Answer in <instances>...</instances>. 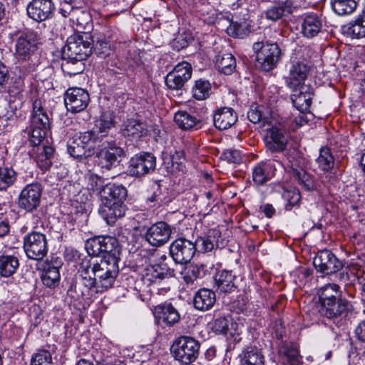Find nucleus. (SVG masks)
Instances as JSON below:
<instances>
[{"mask_svg":"<svg viewBox=\"0 0 365 365\" xmlns=\"http://www.w3.org/2000/svg\"><path fill=\"white\" fill-rule=\"evenodd\" d=\"M118 262L119 257H115L108 259H83L78 269L80 283L84 288L82 294L93 297L113 287L119 273Z\"/></svg>","mask_w":365,"mask_h":365,"instance_id":"obj_1","label":"nucleus"},{"mask_svg":"<svg viewBox=\"0 0 365 365\" xmlns=\"http://www.w3.org/2000/svg\"><path fill=\"white\" fill-rule=\"evenodd\" d=\"M100 195V212L108 225H113L125 215L126 205L124 201L127 196V190L123 185L108 183L103 187Z\"/></svg>","mask_w":365,"mask_h":365,"instance_id":"obj_2","label":"nucleus"},{"mask_svg":"<svg viewBox=\"0 0 365 365\" xmlns=\"http://www.w3.org/2000/svg\"><path fill=\"white\" fill-rule=\"evenodd\" d=\"M29 130V140L33 148H36L41 146V143L46 135L50 128V123L49 118L44 111L41 101L39 99H36L33 102Z\"/></svg>","mask_w":365,"mask_h":365,"instance_id":"obj_3","label":"nucleus"},{"mask_svg":"<svg viewBox=\"0 0 365 365\" xmlns=\"http://www.w3.org/2000/svg\"><path fill=\"white\" fill-rule=\"evenodd\" d=\"M101 138L93 131L76 134L67 143V150L73 158H86L95 154L96 145Z\"/></svg>","mask_w":365,"mask_h":365,"instance_id":"obj_4","label":"nucleus"},{"mask_svg":"<svg viewBox=\"0 0 365 365\" xmlns=\"http://www.w3.org/2000/svg\"><path fill=\"white\" fill-rule=\"evenodd\" d=\"M92 49L91 38L88 34H74L67 38L61 56L63 60L81 62L91 54Z\"/></svg>","mask_w":365,"mask_h":365,"instance_id":"obj_5","label":"nucleus"},{"mask_svg":"<svg viewBox=\"0 0 365 365\" xmlns=\"http://www.w3.org/2000/svg\"><path fill=\"white\" fill-rule=\"evenodd\" d=\"M101 140V145L95 153L96 162L103 171H108L119 165L125 152L115 141Z\"/></svg>","mask_w":365,"mask_h":365,"instance_id":"obj_6","label":"nucleus"},{"mask_svg":"<svg viewBox=\"0 0 365 365\" xmlns=\"http://www.w3.org/2000/svg\"><path fill=\"white\" fill-rule=\"evenodd\" d=\"M252 49L256 54V60L264 71L274 69L282 59V51L277 43L257 41Z\"/></svg>","mask_w":365,"mask_h":365,"instance_id":"obj_7","label":"nucleus"},{"mask_svg":"<svg viewBox=\"0 0 365 365\" xmlns=\"http://www.w3.org/2000/svg\"><path fill=\"white\" fill-rule=\"evenodd\" d=\"M86 250L90 256L98 257V259H108L109 257H118L120 250L118 242L115 237L110 236H100L89 239L86 241Z\"/></svg>","mask_w":365,"mask_h":365,"instance_id":"obj_8","label":"nucleus"},{"mask_svg":"<svg viewBox=\"0 0 365 365\" xmlns=\"http://www.w3.org/2000/svg\"><path fill=\"white\" fill-rule=\"evenodd\" d=\"M61 266L62 262L59 257H52L51 260L34 261L26 265L33 270L39 271L42 283L49 288L58 284L61 279L59 269Z\"/></svg>","mask_w":365,"mask_h":365,"instance_id":"obj_9","label":"nucleus"},{"mask_svg":"<svg viewBox=\"0 0 365 365\" xmlns=\"http://www.w3.org/2000/svg\"><path fill=\"white\" fill-rule=\"evenodd\" d=\"M200 343L190 336H180L173 346V352L176 359L184 364L194 361L199 354Z\"/></svg>","mask_w":365,"mask_h":365,"instance_id":"obj_10","label":"nucleus"},{"mask_svg":"<svg viewBox=\"0 0 365 365\" xmlns=\"http://www.w3.org/2000/svg\"><path fill=\"white\" fill-rule=\"evenodd\" d=\"M24 252L29 258L26 266L34 261H43V258L47 253L45 235L39 232L29 235L24 239Z\"/></svg>","mask_w":365,"mask_h":365,"instance_id":"obj_11","label":"nucleus"},{"mask_svg":"<svg viewBox=\"0 0 365 365\" xmlns=\"http://www.w3.org/2000/svg\"><path fill=\"white\" fill-rule=\"evenodd\" d=\"M313 264L318 272L326 275L336 273L343 267L342 262L329 250H322L317 252Z\"/></svg>","mask_w":365,"mask_h":365,"instance_id":"obj_12","label":"nucleus"},{"mask_svg":"<svg viewBox=\"0 0 365 365\" xmlns=\"http://www.w3.org/2000/svg\"><path fill=\"white\" fill-rule=\"evenodd\" d=\"M170 255L177 264H186L195 256L196 247L194 243L184 237L175 240L170 245Z\"/></svg>","mask_w":365,"mask_h":365,"instance_id":"obj_13","label":"nucleus"},{"mask_svg":"<svg viewBox=\"0 0 365 365\" xmlns=\"http://www.w3.org/2000/svg\"><path fill=\"white\" fill-rule=\"evenodd\" d=\"M155 165L156 158L153 154L141 153L130 158L128 171L132 176L141 177L153 171Z\"/></svg>","mask_w":365,"mask_h":365,"instance_id":"obj_14","label":"nucleus"},{"mask_svg":"<svg viewBox=\"0 0 365 365\" xmlns=\"http://www.w3.org/2000/svg\"><path fill=\"white\" fill-rule=\"evenodd\" d=\"M192 73V69L190 63L186 61L179 63L165 76V84L170 89H181L186 82L191 78Z\"/></svg>","mask_w":365,"mask_h":365,"instance_id":"obj_15","label":"nucleus"},{"mask_svg":"<svg viewBox=\"0 0 365 365\" xmlns=\"http://www.w3.org/2000/svg\"><path fill=\"white\" fill-rule=\"evenodd\" d=\"M310 71V66L302 61H293L289 68V73L285 77L286 86L297 90L298 87L306 86L304 82Z\"/></svg>","mask_w":365,"mask_h":365,"instance_id":"obj_16","label":"nucleus"},{"mask_svg":"<svg viewBox=\"0 0 365 365\" xmlns=\"http://www.w3.org/2000/svg\"><path fill=\"white\" fill-rule=\"evenodd\" d=\"M171 235L170 226L165 222L160 221L147 229L145 239L153 247H161L169 241Z\"/></svg>","mask_w":365,"mask_h":365,"instance_id":"obj_17","label":"nucleus"},{"mask_svg":"<svg viewBox=\"0 0 365 365\" xmlns=\"http://www.w3.org/2000/svg\"><path fill=\"white\" fill-rule=\"evenodd\" d=\"M88 93L81 88H68L65 94L64 102L68 111L78 113L86 109L89 103Z\"/></svg>","mask_w":365,"mask_h":365,"instance_id":"obj_18","label":"nucleus"},{"mask_svg":"<svg viewBox=\"0 0 365 365\" xmlns=\"http://www.w3.org/2000/svg\"><path fill=\"white\" fill-rule=\"evenodd\" d=\"M52 0H32L26 6L27 15L37 22L51 19L55 11Z\"/></svg>","mask_w":365,"mask_h":365,"instance_id":"obj_19","label":"nucleus"},{"mask_svg":"<svg viewBox=\"0 0 365 365\" xmlns=\"http://www.w3.org/2000/svg\"><path fill=\"white\" fill-rule=\"evenodd\" d=\"M264 143L267 150L272 153H280L286 150L288 138L282 128L272 126L266 130Z\"/></svg>","mask_w":365,"mask_h":365,"instance_id":"obj_20","label":"nucleus"},{"mask_svg":"<svg viewBox=\"0 0 365 365\" xmlns=\"http://www.w3.org/2000/svg\"><path fill=\"white\" fill-rule=\"evenodd\" d=\"M194 243L196 252L205 253L212 251L215 248L224 246L221 239V233L217 230H210L206 233L198 236Z\"/></svg>","mask_w":365,"mask_h":365,"instance_id":"obj_21","label":"nucleus"},{"mask_svg":"<svg viewBox=\"0 0 365 365\" xmlns=\"http://www.w3.org/2000/svg\"><path fill=\"white\" fill-rule=\"evenodd\" d=\"M155 317L168 327H173L180 320L178 310L170 303L165 302L157 305L153 312Z\"/></svg>","mask_w":365,"mask_h":365,"instance_id":"obj_22","label":"nucleus"},{"mask_svg":"<svg viewBox=\"0 0 365 365\" xmlns=\"http://www.w3.org/2000/svg\"><path fill=\"white\" fill-rule=\"evenodd\" d=\"M350 302L344 298H339L334 302L322 306L321 312L327 318L338 319L344 317L350 307Z\"/></svg>","mask_w":365,"mask_h":365,"instance_id":"obj_23","label":"nucleus"},{"mask_svg":"<svg viewBox=\"0 0 365 365\" xmlns=\"http://www.w3.org/2000/svg\"><path fill=\"white\" fill-rule=\"evenodd\" d=\"M237 114L230 107L217 108L213 113V122L218 130H227L234 125L237 120Z\"/></svg>","mask_w":365,"mask_h":365,"instance_id":"obj_24","label":"nucleus"},{"mask_svg":"<svg viewBox=\"0 0 365 365\" xmlns=\"http://www.w3.org/2000/svg\"><path fill=\"white\" fill-rule=\"evenodd\" d=\"M240 365H265V358L262 350L256 344L245 347L240 354Z\"/></svg>","mask_w":365,"mask_h":365,"instance_id":"obj_25","label":"nucleus"},{"mask_svg":"<svg viewBox=\"0 0 365 365\" xmlns=\"http://www.w3.org/2000/svg\"><path fill=\"white\" fill-rule=\"evenodd\" d=\"M29 155L42 170H47L51 165L54 150L51 146H37L29 150Z\"/></svg>","mask_w":365,"mask_h":365,"instance_id":"obj_26","label":"nucleus"},{"mask_svg":"<svg viewBox=\"0 0 365 365\" xmlns=\"http://www.w3.org/2000/svg\"><path fill=\"white\" fill-rule=\"evenodd\" d=\"M299 91L292 95L291 99L294 106L301 113L307 112L312 104L314 93L309 86L298 87Z\"/></svg>","mask_w":365,"mask_h":365,"instance_id":"obj_27","label":"nucleus"},{"mask_svg":"<svg viewBox=\"0 0 365 365\" xmlns=\"http://www.w3.org/2000/svg\"><path fill=\"white\" fill-rule=\"evenodd\" d=\"M275 167L272 162H261L252 170V180L257 185L266 183L274 175Z\"/></svg>","mask_w":365,"mask_h":365,"instance_id":"obj_28","label":"nucleus"},{"mask_svg":"<svg viewBox=\"0 0 365 365\" xmlns=\"http://www.w3.org/2000/svg\"><path fill=\"white\" fill-rule=\"evenodd\" d=\"M174 270L165 264L151 265L145 269L144 279L151 283H158L168 276H172Z\"/></svg>","mask_w":365,"mask_h":365,"instance_id":"obj_29","label":"nucleus"},{"mask_svg":"<svg viewBox=\"0 0 365 365\" xmlns=\"http://www.w3.org/2000/svg\"><path fill=\"white\" fill-rule=\"evenodd\" d=\"M322 21L317 14H308L304 17L302 31L307 38L316 36L322 30Z\"/></svg>","mask_w":365,"mask_h":365,"instance_id":"obj_30","label":"nucleus"},{"mask_svg":"<svg viewBox=\"0 0 365 365\" xmlns=\"http://www.w3.org/2000/svg\"><path fill=\"white\" fill-rule=\"evenodd\" d=\"M215 301V293L211 289L203 288L195 293L193 304L195 309L206 311L212 307Z\"/></svg>","mask_w":365,"mask_h":365,"instance_id":"obj_31","label":"nucleus"},{"mask_svg":"<svg viewBox=\"0 0 365 365\" xmlns=\"http://www.w3.org/2000/svg\"><path fill=\"white\" fill-rule=\"evenodd\" d=\"M292 11V1L291 0H286L268 8L265 11V16L269 20L276 21L289 16Z\"/></svg>","mask_w":365,"mask_h":365,"instance_id":"obj_32","label":"nucleus"},{"mask_svg":"<svg viewBox=\"0 0 365 365\" xmlns=\"http://www.w3.org/2000/svg\"><path fill=\"white\" fill-rule=\"evenodd\" d=\"M235 274L230 270H222L218 272L215 278L217 289L225 293H230L235 290Z\"/></svg>","mask_w":365,"mask_h":365,"instance_id":"obj_33","label":"nucleus"},{"mask_svg":"<svg viewBox=\"0 0 365 365\" xmlns=\"http://www.w3.org/2000/svg\"><path fill=\"white\" fill-rule=\"evenodd\" d=\"M342 34L351 38L365 37V23L357 16L346 24L341 26Z\"/></svg>","mask_w":365,"mask_h":365,"instance_id":"obj_34","label":"nucleus"},{"mask_svg":"<svg viewBox=\"0 0 365 365\" xmlns=\"http://www.w3.org/2000/svg\"><path fill=\"white\" fill-rule=\"evenodd\" d=\"M122 132L126 137L137 139L146 135L147 128L146 125L140 120L131 118L124 122Z\"/></svg>","mask_w":365,"mask_h":365,"instance_id":"obj_35","label":"nucleus"},{"mask_svg":"<svg viewBox=\"0 0 365 365\" xmlns=\"http://www.w3.org/2000/svg\"><path fill=\"white\" fill-rule=\"evenodd\" d=\"M24 210L32 211L35 210L40 202L41 195V186L38 184H31L24 188Z\"/></svg>","mask_w":365,"mask_h":365,"instance_id":"obj_36","label":"nucleus"},{"mask_svg":"<svg viewBox=\"0 0 365 365\" xmlns=\"http://www.w3.org/2000/svg\"><path fill=\"white\" fill-rule=\"evenodd\" d=\"M339 289V286L334 283L327 284L321 287L318 292L321 306L341 298Z\"/></svg>","mask_w":365,"mask_h":365,"instance_id":"obj_37","label":"nucleus"},{"mask_svg":"<svg viewBox=\"0 0 365 365\" xmlns=\"http://www.w3.org/2000/svg\"><path fill=\"white\" fill-rule=\"evenodd\" d=\"M279 354L284 356L289 365H301L302 357L299 354L298 346L296 344L284 343L281 346Z\"/></svg>","mask_w":365,"mask_h":365,"instance_id":"obj_38","label":"nucleus"},{"mask_svg":"<svg viewBox=\"0 0 365 365\" xmlns=\"http://www.w3.org/2000/svg\"><path fill=\"white\" fill-rule=\"evenodd\" d=\"M215 65L220 73L230 75L236 68V60L232 54L224 53L216 57Z\"/></svg>","mask_w":365,"mask_h":365,"instance_id":"obj_39","label":"nucleus"},{"mask_svg":"<svg viewBox=\"0 0 365 365\" xmlns=\"http://www.w3.org/2000/svg\"><path fill=\"white\" fill-rule=\"evenodd\" d=\"M331 9L339 16H347L354 12L358 6L356 0H331Z\"/></svg>","mask_w":365,"mask_h":365,"instance_id":"obj_40","label":"nucleus"},{"mask_svg":"<svg viewBox=\"0 0 365 365\" xmlns=\"http://www.w3.org/2000/svg\"><path fill=\"white\" fill-rule=\"evenodd\" d=\"M174 121L180 129L190 130L197 124L198 120L195 115L187 111L179 110L175 114Z\"/></svg>","mask_w":365,"mask_h":365,"instance_id":"obj_41","label":"nucleus"},{"mask_svg":"<svg viewBox=\"0 0 365 365\" xmlns=\"http://www.w3.org/2000/svg\"><path fill=\"white\" fill-rule=\"evenodd\" d=\"M316 162L321 170L326 172L331 170L334 165V158L331 150L327 147L322 148Z\"/></svg>","mask_w":365,"mask_h":365,"instance_id":"obj_42","label":"nucleus"},{"mask_svg":"<svg viewBox=\"0 0 365 365\" xmlns=\"http://www.w3.org/2000/svg\"><path fill=\"white\" fill-rule=\"evenodd\" d=\"M297 183L305 190L312 191L317 190V184L314 177L304 170H295V177L293 178Z\"/></svg>","mask_w":365,"mask_h":365,"instance_id":"obj_43","label":"nucleus"},{"mask_svg":"<svg viewBox=\"0 0 365 365\" xmlns=\"http://www.w3.org/2000/svg\"><path fill=\"white\" fill-rule=\"evenodd\" d=\"M19 261L13 256L0 257V276L7 277L13 274L17 267Z\"/></svg>","mask_w":365,"mask_h":365,"instance_id":"obj_44","label":"nucleus"},{"mask_svg":"<svg viewBox=\"0 0 365 365\" xmlns=\"http://www.w3.org/2000/svg\"><path fill=\"white\" fill-rule=\"evenodd\" d=\"M210 89L211 85L208 81L199 79L192 88V96L196 100H204L209 96Z\"/></svg>","mask_w":365,"mask_h":365,"instance_id":"obj_45","label":"nucleus"},{"mask_svg":"<svg viewBox=\"0 0 365 365\" xmlns=\"http://www.w3.org/2000/svg\"><path fill=\"white\" fill-rule=\"evenodd\" d=\"M114 115L111 110H106L102 113L99 119L96 122V126L98 128L99 133H103L114 126Z\"/></svg>","mask_w":365,"mask_h":365,"instance_id":"obj_46","label":"nucleus"},{"mask_svg":"<svg viewBox=\"0 0 365 365\" xmlns=\"http://www.w3.org/2000/svg\"><path fill=\"white\" fill-rule=\"evenodd\" d=\"M16 180L15 171L6 167H0V190H6Z\"/></svg>","mask_w":365,"mask_h":365,"instance_id":"obj_47","label":"nucleus"},{"mask_svg":"<svg viewBox=\"0 0 365 365\" xmlns=\"http://www.w3.org/2000/svg\"><path fill=\"white\" fill-rule=\"evenodd\" d=\"M282 197L287 202L285 205L286 210H289L299 202L301 194L297 188L293 187L284 190L282 193Z\"/></svg>","mask_w":365,"mask_h":365,"instance_id":"obj_48","label":"nucleus"},{"mask_svg":"<svg viewBox=\"0 0 365 365\" xmlns=\"http://www.w3.org/2000/svg\"><path fill=\"white\" fill-rule=\"evenodd\" d=\"M38 39L37 34L28 31L24 34V56L26 54H34L38 48Z\"/></svg>","mask_w":365,"mask_h":365,"instance_id":"obj_49","label":"nucleus"},{"mask_svg":"<svg viewBox=\"0 0 365 365\" xmlns=\"http://www.w3.org/2000/svg\"><path fill=\"white\" fill-rule=\"evenodd\" d=\"M227 33L230 36L243 38L248 34L249 29L245 23L232 22L227 28Z\"/></svg>","mask_w":365,"mask_h":365,"instance_id":"obj_50","label":"nucleus"},{"mask_svg":"<svg viewBox=\"0 0 365 365\" xmlns=\"http://www.w3.org/2000/svg\"><path fill=\"white\" fill-rule=\"evenodd\" d=\"M31 365H53L51 354L46 350H39L31 357Z\"/></svg>","mask_w":365,"mask_h":365,"instance_id":"obj_51","label":"nucleus"},{"mask_svg":"<svg viewBox=\"0 0 365 365\" xmlns=\"http://www.w3.org/2000/svg\"><path fill=\"white\" fill-rule=\"evenodd\" d=\"M210 327L213 332L225 335L229 329V321L225 317L219 316L210 323Z\"/></svg>","mask_w":365,"mask_h":365,"instance_id":"obj_52","label":"nucleus"},{"mask_svg":"<svg viewBox=\"0 0 365 365\" xmlns=\"http://www.w3.org/2000/svg\"><path fill=\"white\" fill-rule=\"evenodd\" d=\"M73 14L74 16H72L70 21L80 28H85L91 21L89 14L79 7L74 10Z\"/></svg>","mask_w":365,"mask_h":365,"instance_id":"obj_53","label":"nucleus"},{"mask_svg":"<svg viewBox=\"0 0 365 365\" xmlns=\"http://www.w3.org/2000/svg\"><path fill=\"white\" fill-rule=\"evenodd\" d=\"M94 53L100 58H105L112 52L110 43L105 40H98L94 46H92Z\"/></svg>","mask_w":365,"mask_h":365,"instance_id":"obj_54","label":"nucleus"},{"mask_svg":"<svg viewBox=\"0 0 365 365\" xmlns=\"http://www.w3.org/2000/svg\"><path fill=\"white\" fill-rule=\"evenodd\" d=\"M65 62L62 63V68L64 71L67 72L69 75H76L81 73L83 70V64L81 62H76L75 61L63 60Z\"/></svg>","mask_w":365,"mask_h":365,"instance_id":"obj_55","label":"nucleus"},{"mask_svg":"<svg viewBox=\"0 0 365 365\" xmlns=\"http://www.w3.org/2000/svg\"><path fill=\"white\" fill-rule=\"evenodd\" d=\"M192 40V36L189 34H179L173 40V46L176 50L180 51L187 47Z\"/></svg>","mask_w":365,"mask_h":365,"instance_id":"obj_56","label":"nucleus"},{"mask_svg":"<svg viewBox=\"0 0 365 365\" xmlns=\"http://www.w3.org/2000/svg\"><path fill=\"white\" fill-rule=\"evenodd\" d=\"M221 158L230 163L239 164L242 161L240 152L236 149H228L222 153Z\"/></svg>","mask_w":365,"mask_h":365,"instance_id":"obj_57","label":"nucleus"},{"mask_svg":"<svg viewBox=\"0 0 365 365\" xmlns=\"http://www.w3.org/2000/svg\"><path fill=\"white\" fill-rule=\"evenodd\" d=\"M183 281L185 283L188 284H192L197 279L195 274V270L193 267L192 264L186 266L181 272Z\"/></svg>","mask_w":365,"mask_h":365,"instance_id":"obj_58","label":"nucleus"},{"mask_svg":"<svg viewBox=\"0 0 365 365\" xmlns=\"http://www.w3.org/2000/svg\"><path fill=\"white\" fill-rule=\"evenodd\" d=\"M78 7L73 6L71 3L66 1L61 2L58 9V13L64 18L68 17L70 19L74 16V10Z\"/></svg>","mask_w":365,"mask_h":365,"instance_id":"obj_59","label":"nucleus"},{"mask_svg":"<svg viewBox=\"0 0 365 365\" xmlns=\"http://www.w3.org/2000/svg\"><path fill=\"white\" fill-rule=\"evenodd\" d=\"M88 186L93 191L101 192L103 188L102 178L97 175L91 174L88 176Z\"/></svg>","mask_w":365,"mask_h":365,"instance_id":"obj_60","label":"nucleus"},{"mask_svg":"<svg viewBox=\"0 0 365 365\" xmlns=\"http://www.w3.org/2000/svg\"><path fill=\"white\" fill-rule=\"evenodd\" d=\"M192 265L197 278H202L205 277L207 274H210V270L212 268V264L205 263L192 264Z\"/></svg>","mask_w":365,"mask_h":365,"instance_id":"obj_61","label":"nucleus"},{"mask_svg":"<svg viewBox=\"0 0 365 365\" xmlns=\"http://www.w3.org/2000/svg\"><path fill=\"white\" fill-rule=\"evenodd\" d=\"M29 316L31 321H34L35 325L39 323L42 316V309L40 306L36 304L31 305L29 309Z\"/></svg>","mask_w":365,"mask_h":365,"instance_id":"obj_62","label":"nucleus"},{"mask_svg":"<svg viewBox=\"0 0 365 365\" xmlns=\"http://www.w3.org/2000/svg\"><path fill=\"white\" fill-rule=\"evenodd\" d=\"M247 118L253 123H259L262 120V114L259 107L252 106L247 112Z\"/></svg>","mask_w":365,"mask_h":365,"instance_id":"obj_63","label":"nucleus"},{"mask_svg":"<svg viewBox=\"0 0 365 365\" xmlns=\"http://www.w3.org/2000/svg\"><path fill=\"white\" fill-rule=\"evenodd\" d=\"M302 160H289L287 164L288 172L290 173L292 176L295 177V170L299 171V170H304L302 166Z\"/></svg>","mask_w":365,"mask_h":365,"instance_id":"obj_64","label":"nucleus"}]
</instances>
